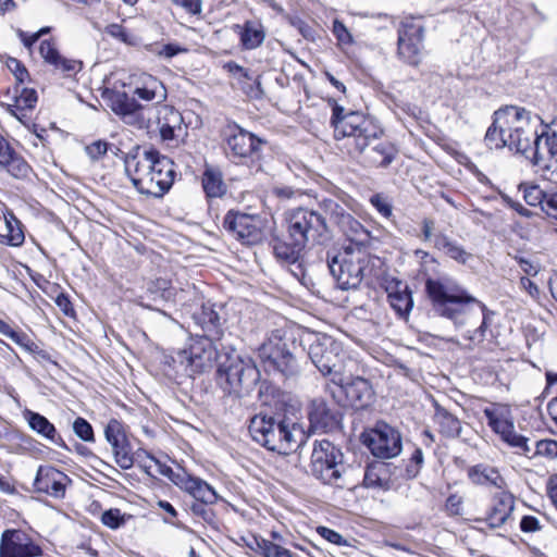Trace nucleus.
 Segmentation results:
<instances>
[{
	"label": "nucleus",
	"mask_w": 557,
	"mask_h": 557,
	"mask_svg": "<svg viewBox=\"0 0 557 557\" xmlns=\"http://www.w3.org/2000/svg\"><path fill=\"white\" fill-rule=\"evenodd\" d=\"M39 54L45 60V62L50 64L51 66L55 63L58 58L61 55V53L57 49L55 45L49 39H45L40 42Z\"/></svg>",
	"instance_id": "nucleus-48"
},
{
	"label": "nucleus",
	"mask_w": 557,
	"mask_h": 557,
	"mask_svg": "<svg viewBox=\"0 0 557 557\" xmlns=\"http://www.w3.org/2000/svg\"><path fill=\"white\" fill-rule=\"evenodd\" d=\"M393 111L399 119L400 113H404L408 116H412L418 119L421 114V110L416 104H411L409 102L400 101L399 99H393Z\"/></svg>",
	"instance_id": "nucleus-51"
},
{
	"label": "nucleus",
	"mask_w": 557,
	"mask_h": 557,
	"mask_svg": "<svg viewBox=\"0 0 557 557\" xmlns=\"http://www.w3.org/2000/svg\"><path fill=\"white\" fill-rule=\"evenodd\" d=\"M332 32L334 36L337 38V40L341 42L350 44L352 41V37L348 32L347 27L338 20H335L333 22Z\"/></svg>",
	"instance_id": "nucleus-62"
},
{
	"label": "nucleus",
	"mask_w": 557,
	"mask_h": 557,
	"mask_svg": "<svg viewBox=\"0 0 557 557\" xmlns=\"http://www.w3.org/2000/svg\"><path fill=\"white\" fill-rule=\"evenodd\" d=\"M319 207L329 215L330 221L339 227L350 242L349 245H355V248L362 249L369 245L371 239L370 231L356 220L337 199L324 197L319 200Z\"/></svg>",
	"instance_id": "nucleus-15"
},
{
	"label": "nucleus",
	"mask_w": 557,
	"mask_h": 557,
	"mask_svg": "<svg viewBox=\"0 0 557 557\" xmlns=\"http://www.w3.org/2000/svg\"><path fill=\"white\" fill-rule=\"evenodd\" d=\"M326 262L337 287L343 290L359 287L363 278L375 275L374 269L382 263L379 257L351 245L342 250L327 251Z\"/></svg>",
	"instance_id": "nucleus-4"
},
{
	"label": "nucleus",
	"mask_w": 557,
	"mask_h": 557,
	"mask_svg": "<svg viewBox=\"0 0 557 557\" xmlns=\"http://www.w3.org/2000/svg\"><path fill=\"white\" fill-rule=\"evenodd\" d=\"M370 203L383 218L389 219L393 215V207L385 196L381 194L372 195Z\"/></svg>",
	"instance_id": "nucleus-49"
},
{
	"label": "nucleus",
	"mask_w": 557,
	"mask_h": 557,
	"mask_svg": "<svg viewBox=\"0 0 557 557\" xmlns=\"http://www.w3.org/2000/svg\"><path fill=\"white\" fill-rule=\"evenodd\" d=\"M223 228L247 245H253L262 237V219L238 210H228L223 219Z\"/></svg>",
	"instance_id": "nucleus-18"
},
{
	"label": "nucleus",
	"mask_w": 557,
	"mask_h": 557,
	"mask_svg": "<svg viewBox=\"0 0 557 557\" xmlns=\"http://www.w3.org/2000/svg\"><path fill=\"white\" fill-rule=\"evenodd\" d=\"M224 307L211 301L203 302L199 309L193 313V320L201 331L200 336L215 338V341H228L225 336L224 324L226 318L223 314Z\"/></svg>",
	"instance_id": "nucleus-20"
},
{
	"label": "nucleus",
	"mask_w": 557,
	"mask_h": 557,
	"mask_svg": "<svg viewBox=\"0 0 557 557\" xmlns=\"http://www.w3.org/2000/svg\"><path fill=\"white\" fill-rule=\"evenodd\" d=\"M326 393L342 407H350L356 410L364 409L373 400L371 383L361 377H346L345 373L337 379H331L326 385Z\"/></svg>",
	"instance_id": "nucleus-14"
},
{
	"label": "nucleus",
	"mask_w": 557,
	"mask_h": 557,
	"mask_svg": "<svg viewBox=\"0 0 557 557\" xmlns=\"http://www.w3.org/2000/svg\"><path fill=\"white\" fill-rule=\"evenodd\" d=\"M381 137L375 136L363 151L357 153L356 158H360L367 166L386 169L398 156V148L392 141Z\"/></svg>",
	"instance_id": "nucleus-23"
},
{
	"label": "nucleus",
	"mask_w": 557,
	"mask_h": 557,
	"mask_svg": "<svg viewBox=\"0 0 557 557\" xmlns=\"http://www.w3.org/2000/svg\"><path fill=\"white\" fill-rule=\"evenodd\" d=\"M520 190L522 191L523 199L529 206L540 207L543 211L548 191H545L539 185L533 184H521Z\"/></svg>",
	"instance_id": "nucleus-44"
},
{
	"label": "nucleus",
	"mask_w": 557,
	"mask_h": 557,
	"mask_svg": "<svg viewBox=\"0 0 557 557\" xmlns=\"http://www.w3.org/2000/svg\"><path fill=\"white\" fill-rule=\"evenodd\" d=\"M74 434L86 443L95 442V432L92 425L83 417H77L72 424Z\"/></svg>",
	"instance_id": "nucleus-47"
},
{
	"label": "nucleus",
	"mask_w": 557,
	"mask_h": 557,
	"mask_svg": "<svg viewBox=\"0 0 557 557\" xmlns=\"http://www.w3.org/2000/svg\"><path fill=\"white\" fill-rule=\"evenodd\" d=\"M101 522L106 527L114 530L124 523V518L122 517L120 509L110 508L102 512Z\"/></svg>",
	"instance_id": "nucleus-52"
},
{
	"label": "nucleus",
	"mask_w": 557,
	"mask_h": 557,
	"mask_svg": "<svg viewBox=\"0 0 557 557\" xmlns=\"http://www.w3.org/2000/svg\"><path fill=\"white\" fill-rule=\"evenodd\" d=\"M148 298L153 301H174L176 289L171 285V282L165 278H157L151 282L147 289Z\"/></svg>",
	"instance_id": "nucleus-39"
},
{
	"label": "nucleus",
	"mask_w": 557,
	"mask_h": 557,
	"mask_svg": "<svg viewBox=\"0 0 557 557\" xmlns=\"http://www.w3.org/2000/svg\"><path fill=\"white\" fill-rule=\"evenodd\" d=\"M513 510V497L508 493L497 495L485 516V522L492 529L500 528Z\"/></svg>",
	"instance_id": "nucleus-33"
},
{
	"label": "nucleus",
	"mask_w": 557,
	"mask_h": 557,
	"mask_svg": "<svg viewBox=\"0 0 557 557\" xmlns=\"http://www.w3.org/2000/svg\"><path fill=\"white\" fill-rule=\"evenodd\" d=\"M425 290L433 310L445 318L453 319V293L442 281L428 278Z\"/></svg>",
	"instance_id": "nucleus-30"
},
{
	"label": "nucleus",
	"mask_w": 557,
	"mask_h": 557,
	"mask_svg": "<svg viewBox=\"0 0 557 557\" xmlns=\"http://www.w3.org/2000/svg\"><path fill=\"white\" fill-rule=\"evenodd\" d=\"M479 325L473 330H466L461 336L468 341V347H474L483 342L487 325L485 306L471 296L467 290L455 286V327L469 324Z\"/></svg>",
	"instance_id": "nucleus-9"
},
{
	"label": "nucleus",
	"mask_w": 557,
	"mask_h": 557,
	"mask_svg": "<svg viewBox=\"0 0 557 557\" xmlns=\"http://www.w3.org/2000/svg\"><path fill=\"white\" fill-rule=\"evenodd\" d=\"M173 483L203 504H214L218 500V494L209 483L185 471L177 474Z\"/></svg>",
	"instance_id": "nucleus-29"
},
{
	"label": "nucleus",
	"mask_w": 557,
	"mask_h": 557,
	"mask_svg": "<svg viewBox=\"0 0 557 557\" xmlns=\"http://www.w3.org/2000/svg\"><path fill=\"white\" fill-rule=\"evenodd\" d=\"M158 94H160L159 95L160 99L165 98L164 86L162 85L161 82H159L154 78L150 79V85L137 87L135 89V95H137L141 100H145V101H151V100L156 99L158 97Z\"/></svg>",
	"instance_id": "nucleus-46"
},
{
	"label": "nucleus",
	"mask_w": 557,
	"mask_h": 557,
	"mask_svg": "<svg viewBox=\"0 0 557 557\" xmlns=\"http://www.w3.org/2000/svg\"><path fill=\"white\" fill-rule=\"evenodd\" d=\"M455 161L463 165L465 169L469 173L474 175L479 182H483V180H485V176L478 170V168L470 161V159L466 154L455 151Z\"/></svg>",
	"instance_id": "nucleus-58"
},
{
	"label": "nucleus",
	"mask_w": 557,
	"mask_h": 557,
	"mask_svg": "<svg viewBox=\"0 0 557 557\" xmlns=\"http://www.w3.org/2000/svg\"><path fill=\"white\" fill-rule=\"evenodd\" d=\"M317 532L324 540H326L327 542H330L332 544H336L338 546L347 545V541L343 537V535L333 529H330L327 527H318Z\"/></svg>",
	"instance_id": "nucleus-56"
},
{
	"label": "nucleus",
	"mask_w": 557,
	"mask_h": 557,
	"mask_svg": "<svg viewBox=\"0 0 557 557\" xmlns=\"http://www.w3.org/2000/svg\"><path fill=\"white\" fill-rule=\"evenodd\" d=\"M182 115L178 111L170 110L166 116L159 119L160 136L163 140H172L175 137V128L181 129Z\"/></svg>",
	"instance_id": "nucleus-42"
},
{
	"label": "nucleus",
	"mask_w": 557,
	"mask_h": 557,
	"mask_svg": "<svg viewBox=\"0 0 557 557\" xmlns=\"http://www.w3.org/2000/svg\"><path fill=\"white\" fill-rule=\"evenodd\" d=\"M308 357L322 375L332 379L344 374L347 362H351L342 343L325 334L314 336L309 344Z\"/></svg>",
	"instance_id": "nucleus-12"
},
{
	"label": "nucleus",
	"mask_w": 557,
	"mask_h": 557,
	"mask_svg": "<svg viewBox=\"0 0 557 557\" xmlns=\"http://www.w3.org/2000/svg\"><path fill=\"white\" fill-rule=\"evenodd\" d=\"M253 84L249 86H243V91L251 99H261L264 96V91L261 86L260 76L252 77Z\"/></svg>",
	"instance_id": "nucleus-63"
},
{
	"label": "nucleus",
	"mask_w": 557,
	"mask_h": 557,
	"mask_svg": "<svg viewBox=\"0 0 557 557\" xmlns=\"http://www.w3.org/2000/svg\"><path fill=\"white\" fill-rule=\"evenodd\" d=\"M110 148V144L104 140H96L86 146L85 150L87 156L92 160L101 159Z\"/></svg>",
	"instance_id": "nucleus-54"
},
{
	"label": "nucleus",
	"mask_w": 557,
	"mask_h": 557,
	"mask_svg": "<svg viewBox=\"0 0 557 557\" xmlns=\"http://www.w3.org/2000/svg\"><path fill=\"white\" fill-rule=\"evenodd\" d=\"M187 49L177 44H166L161 49L154 50L153 52L161 58L172 59L173 57L186 52Z\"/></svg>",
	"instance_id": "nucleus-59"
},
{
	"label": "nucleus",
	"mask_w": 557,
	"mask_h": 557,
	"mask_svg": "<svg viewBox=\"0 0 557 557\" xmlns=\"http://www.w3.org/2000/svg\"><path fill=\"white\" fill-rule=\"evenodd\" d=\"M8 69L14 74L16 81L23 84L29 78V74L25 65L15 58H9L7 61Z\"/></svg>",
	"instance_id": "nucleus-53"
},
{
	"label": "nucleus",
	"mask_w": 557,
	"mask_h": 557,
	"mask_svg": "<svg viewBox=\"0 0 557 557\" xmlns=\"http://www.w3.org/2000/svg\"><path fill=\"white\" fill-rule=\"evenodd\" d=\"M236 27L239 28L238 34L242 47L246 50L256 49L264 41L265 33L260 24L247 21L243 26L237 25Z\"/></svg>",
	"instance_id": "nucleus-36"
},
{
	"label": "nucleus",
	"mask_w": 557,
	"mask_h": 557,
	"mask_svg": "<svg viewBox=\"0 0 557 557\" xmlns=\"http://www.w3.org/2000/svg\"><path fill=\"white\" fill-rule=\"evenodd\" d=\"M298 346L294 341L272 336L259 348V357L268 372L278 373L284 377L296 376L299 371V362L296 356Z\"/></svg>",
	"instance_id": "nucleus-11"
},
{
	"label": "nucleus",
	"mask_w": 557,
	"mask_h": 557,
	"mask_svg": "<svg viewBox=\"0 0 557 557\" xmlns=\"http://www.w3.org/2000/svg\"><path fill=\"white\" fill-rule=\"evenodd\" d=\"M70 482V478L57 468L40 466L34 480V488L36 492L45 493L51 497L63 498Z\"/></svg>",
	"instance_id": "nucleus-25"
},
{
	"label": "nucleus",
	"mask_w": 557,
	"mask_h": 557,
	"mask_svg": "<svg viewBox=\"0 0 557 557\" xmlns=\"http://www.w3.org/2000/svg\"><path fill=\"white\" fill-rule=\"evenodd\" d=\"M248 546L263 557H297L290 550L261 536H253Z\"/></svg>",
	"instance_id": "nucleus-37"
},
{
	"label": "nucleus",
	"mask_w": 557,
	"mask_h": 557,
	"mask_svg": "<svg viewBox=\"0 0 557 557\" xmlns=\"http://www.w3.org/2000/svg\"><path fill=\"white\" fill-rule=\"evenodd\" d=\"M331 106L330 124L334 128V138L336 140L346 139L345 146L352 158L363 151L371 140L375 139V136L383 135L381 126L363 113L346 111L335 100L331 101Z\"/></svg>",
	"instance_id": "nucleus-3"
},
{
	"label": "nucleus",
	"mask_w": 557,
	"mask_h": 557,
	"mask_svg": "<svg viewBox=\"0 0 557 557\" xmlns=\"http://www.w3.org/2000/svg\"><path fill=\"white\" fill-rule=\"evenodd\" d=\"M384 287H385V292L387 294L388 300L393 296H396V295H398V294H400L403 292H406V289L409 288L407 283H405V282H403L400 280H397L395 277L385 280Z\"/></svg>",
	"instance_id": "nucleus-57"
},
{
	"label": "nucleus",
	"mask_w": 557,
	"mask_h": 557,
	"mask_svg": "<svg viewBox=\"0 0 557 557\" xmlns=\"http://www.w3.org/2000/svg\"><path fill=\"white\" fill-rule=\"evenodd\" d=\"M259 380L260 372L255 361L238 354L231 343L216 368V381L223 392L240 398L250 394Z\"/></svg>",
	"instance_id": "nucleus-5"
},
{
	"label": "nucleus",
	"mask_w": 557,
	"mask_h": 557,
	"mask_svg": "<svg viewBox=\"0 0 557 557\" xmlns=\"http://www.w3.org/2000/svg\"><path fill=\"white\" fill-rule=\"evenodd\" d=\"M41 547L20 530H5L0 541V557H38Z\"/></svg>",
	"instance_id": "nucleus-22"
},
{
	"label": "nucleus",
	"mask_w": 557,
	"mask_h": 557,
	"mask_svg": "<svg viewBox=\"0 0 557 557\" xmlns=\"http://www.w3.org/2000/svg\"><path fill=\"white\" fill-rule=\"evenodd\" d=\"M0 170L5 171L16 180H26L32 173V166L11 144L0 134Z\"/></svg>",
	"instance_id": "nucleus-26"
},
{
	"label": "nucleus",
	"mask_w": 557,
	"mask_h": 557,
	"mask_svg": "<svg viewBox=\"0 0 557 557\" xmlns=\"http://www.w3.org/2000/svg\"><path fill=\"white\" fill-rule=\"evenodd\" d=\"M267 145L265 139L244 129L236 123L228 124L223 131L224 153L236 164L259 161Z\"/></svg>",
	"instance_id": "nucleus-10"
},
{
	"label": "nucleus",
	"mask_w": 557,
	"mask_h": 557,
	"mask_svg": "<svg viewBox=\"0 0 557 557\" xmlns=\"http://www.w3.org/2000/svg\"><path fill=\"white\" fill-rule=\"evenodd\" d=\"M326 218L329 215L320 209L319 201L317 209L298 206L285 211V228L308 247L323 246L332 238Z\"/></svg>",
	"instance_id": "nucleus-7"
},
{
	"label": "nucleus",
	"mask_w": 557,
	"mask_h": 557,
	"mask_svg": "<svg viewBox=\"0 0 557 557\" xmlns=\"http://www.w3.org/2000/svg\"><path fill=\"white\" fill-rule=\"evenodd\" d=\"M22 417L26 421L28 428L38 436L45 438L51 444L62 449H69L66 443L61 437L57 428L44 414L25 408L22 411Z\"/></svg>",
	"instance_id": "nucleus-28"
},
{
	"label": "nucleus",
	"mask_w": 557,
	"mask_h": 557,
	"mask_svg": "<svg viewBox=\"0 0 557 557\" xmlns=\"http://www.w3.org/2000/svg\"><path fill=\"white\" fill-rule=\"evenodd\" d=\"M104 437L112 448L115 463L123 470L131 469L135 457L123 424L116 419H111L104 428Z\"/></svg>",
	"instance_id": "nucleus-21"
},
{
	"label": "nucleus",
	"mask_w": 557,
	"mask_h": 557,
	"mask_svg": "<svg viewBox=\"0 0 557 557\" xmlns=\"http://www.w3.org/2000/svg\"><path fill=\"white\" fill-rule=\"evenodd\" d=\"M529 451L524 449H518L520 454L532 459L535 457H545L548 459L557 458V441L552 438H545L535 443V449H532L528 445Z\"/></svg>",
	"instance_id": "nucleus-40"
},
{
	"label": "nucleus",
	"mask_w": 557,
	"mask_h": 557,
	"mask_svg": "<svg viewBox=\"0 0 557 557\" xmlns=\"http://www.w3.org/2000/svg\"><path fill=\"white\" fill-rule=\"evenodd\" d=\"M297 418L281 410L261 411L250 418L248 431L257 444L268 450L287 455L295 451L306 438Z\"/></svg>",
	"instance_id": "nucleus-2"
},
{
	"label": "nucleus",
	"mask_w": 557,
	"mask_h": 557,
	"mask_svg": "<svg viewBox=\"0 0 557 557\" xmlns=\"http://www.w3.org/2000/svg\"><path fill=\"white\" fill-rule=\"evenodd\" d=\"M362 438L372 455L381 459L394 458L403 448L400 433L385 422H377L373 429L362 434Z\"/></svg>",
	"instance_id": "nucleus-17"
},
{
	"label": "nucleus",
	"mask_w": 557,
	"mask_h": 557,
	"mask_svg": "<svg viewBox=\"0 0 557 557\" xmlns=\"http://www.w3.org/2000/svg\"><path fill=\"white\" fill-rule=\"evenodd\" d=\"M12 98L14 103L9 107L14 108L17 111L34 109L38 100L37 92L34 88L23 87L20 90L18 86L15 87V92Z\"/></svg>",
	"instance_id": "nucleus-41"
},
{
	"label": "nucleus",
	"mask_w": 557,
	"mask_h": 557,
	"mask_svg": "<svg viewBox=\"0 0 557 557\" xmlns=\"http://www.w3.org/2000/svg\"><path fill=\"white\" fill-rule=\"evenodd\" d=\"M104 99L109 101L111 110L127 123L137 119L143 108L135 98L124 91L108 90L104 92Z\"/></svg>",
	"instance_id": "nucleus-31"
},
{
	"label": "nucleus",
	"mask_w": 557,
	"mask_h": 557,
	"mask_svg": "<svg viewBox=\"0 0 557 557\" xmlns=\"http://www.w3.org/2000/svg\"><path fill=\"white\" fill-rule=\"evenodd\" d=\"M270 247L272 248L275 259L284 263H296L300 260L301 253L308 246L293 233H287L283 236L272 235L270 239Z\"/></svg>",
	"instance_id": "nucleus-27"
},
{
	"label": "nucleus",
	"mask_w": 557,
	"mask_h": 557,
	"mask_svg": "<svg viewBox=\"0 0 557 557\" xmlns=\"http://www.w3.org/2000/svg\"><path fill=\"white\" fill-rule=\"evenodd\" d=\"M230 341H215L208 336H191L186 347L178 349L172 356L176 371L184 372L187 376L202 373L216 363L219 367L220 357L228 349Z\"/></svg>",
	"instance_id": "nucleus-6"
},
{
	"label": "nucleus",
	"mask_w": 557,
	"mask_h": 557,
	"mask_svg": "<svg viewBox=\"0 0 557 557\" xmlns=\"http://www.w3.org/2000/svg\"><path fill=\"white\" fill-rule=\"evenodd\" d=\"M546 197L547 198L544 202L543 212L547 216L557 220V190L548 191Z\"/></svg>",
	"instance_id": "nucleus-61"
},
{
	"label": "nucleus",
	"mask_w": 557,
	"mask_h": 557,
	"mask_svg": "<svg viewBox=\"0 0 557 557\" xmlns=\"http://www.w3.org/2000/svg\"><path fill=\"white\" fill-rule=\"evenodd\" d=\"M106 33L122 42L129 44V35L127 30L120 24L113 23L106 27Z\"/></svg>",
	"instance_id": "nucleus-60"
},
{
	"label": "nucleus",
	"mask_w": 557,
	"mask_h": 557,
	"mask_svg": "<svg viewBox=\"0 0 557 557\" xmlns=\"http://www.w3.org/2000/svg\"><path fill=\"white\" fill-rule=\"evenodd\" d=\"M310 473L323 484L344 487L346 467L341 448L327 440L315 441L311 453Z\"/></svg>",
	"instance_id": "nucleus-8"
},
{
	"label": "nucleus",
	"mask_w": 557,
	"mask_h": 557,
	"mask_svg": "<svg viewBox=\"0 0 557 557\" xmlns=\"http://www.w3.org/2000/svg\"><path fill=\"white\" fill-rule=\"evenodd\" d=\"M147 156L150 160L149 171L145 180H136L135 188L143 195L162 197L174 183V163L154 148L147 149Z\"/></svg>",
	"instance_id": "nucleus-13"
},
{
	"label": "nucleus",
	"mask_w": 557,
	"mask_h": 557,
	"mask_svg": "<svg viewBox=\"0 0 557 557\" xmlns=\"http://www.w3.org/2000/svg\"><path fill=\"white\" fill-rule=\"evenodd\" d=\"M12 341L20 347L25 349L27 352H30L32 350L37 348V344L24 332L17 331L13 336Z\"/></svg>",
	"instance_id": "nucleus-64"
},
{
	"label": "nucleus",
	"mask_w": 557,
	"mask_h": 557,
	"mask_svg": "<svg viewBox=\"0 0 557 557\" xmlns=\"http://www.w3.org/2000/svg\"><path fill=\"white\" fill-rule=\"evenodd\" d=\"M272 194L280 200H297L302 197V193L299 189H295L290 186H277L272 189Z\"/></svg>",
	"instance_id": "nucleus-55"
},
{
	"label": "nucleus",
	"mask_w": 557,
	"mask_h": 557,
	"mask_svg": "<svg viewBox=\"0 0 557 557\" xmlns=\"http://www.w3.org/2000/svg\"><path fill=\"white\" fill-rule=\"evenodd\" d=\"M52 66L55 70H60L61 72L70 75L72 73L79 72L83 69V63L78 60L67 59L60 55Z\"/></svg>",
	"instance_id": "nucleus-50"
},
{
	"label": "nucleus",
	"mask_w": 557,
	"mask_h": 557,
	"mask_svg": "<svg viewBox=\"0 0 557 557\" xmlns=\"http://www.w3.org/2000/svg\"><path fill=\"white\" fill-rule=\"evenodd\" d=\"M423 33V26L412 20L401 23L398 29V55L404 62L410 65L420 63Z\"/></svg>",
	"instance_id": "nucleus-19"
},
{
	"label": "nucleus",
	"mask_w": 557,
	"mask_h": 557,
	"mask_svg": "<svg viewBox=\"0 0 557 557\" xmlns=\"http://www.w3.org/2000/svg\"><path fill=\"white\" fill-rule=\"evenodd\" d=\"M545 162L549 157L557 156V117L554 119L542 132ZM547 166V164L545 163Z\"/></svg>",
	"instance_id": "nucleus-43"
},
{
	"label": "nucleus",
	"mask_w": 557,
	"mask_h": 557,
	"mask_svg": "<svg viewBox=\"0 0 557 557\" xmlns=\"http://www.w3.org/2000/svg\"><path fill=\"white\" fill-rule=\"evenodd\" d=\"M388 484L386 468L383 463L373 462L367 466L363 485L368 488H385Z\"/></svg>",
	"instance_id": "nucleus-38"
},
{
	"label": "nucleus",
	"mask_w": 557,
	"mask_h": 557,
	"mask_svg": "<svg viewBox=\"0 0 557 557\" xmlns=\"http://www.w3.org/2000/svg\"><path fill=\"white\" fill-rule=\"evenodd\" d=\"M201 185L207 198H222L227 193V185L224 182L220 168L206 164L201 175Z\"/></svg>",
	"instance_id": "nucleus-34"
},
{
	"label": "nucleus",
	"mask_w": 557,
	"mask_h": 557,
	"mask_svg": "<svg viewBox=\"0 0 557 557\" xmlns=\"http://www.w3.org/2000/svg\"><path fill=\"white\" fill-rule=\"evenodd\" d=\"M487 425L500 440L515 449H528L529 438L516 432L511 409L505 404H493L483 410Z\"/></svg>",
	"instance_id": "nucleus-16"
},
{
	"label": "nucleus",
	"mask_w": 557,
	"mask_h": 557,
	"mask_svg": "<svg viewBox=\"0 0 557 557\" xmlns=\"http://www.w3.org/2000/svg\"><path fill=\"white\" fill-rule=\"evenodd\" d=\"M540 125L541 119L524 108L505 106L494 112L484 139L491 149L507 147L533 165L546 168L543 136L537 132Z\"/></svg>",
	"instance_id": "nucleus-1"
},
{
	"label": "nucleus",
	"mask_w": 557,
	"mask_h": 557,
	"mask_svg": "<svg viewBox=\"0 0 557 557\" xmlns=\"http://www.w3.org/2000/svg\"><path fill=\"white\" fill-rule=\"evenodd\" d=\"M468 478L478 485L503 488L505 482L499 472L490 466L476 465L468 469Z\"/></svg>",
	"instance_id": "nucleus-35"
},
{
	"label": "nucleus",
	"mask_w": 557,
	"mask_h": 557,
	"mask_svg": "<svg viewBox=\"0 0 557 557\" xmlns=\"http://www.w3.org/2000/svg\"><path fill=\"white\" fill-rule=\"evenodd\" d=\"M391 307L394 309L397 315L400 318H405L409 315L410 311L413 307V299L411 290L408 288L406 292H403L396 296H393L388 300Z\"/></svg>",
	"instance_id": "nucleus-45"
},
{
	"label": "nucleus",
	"mask_w": 557,
	"mask_h": 557,
	"mask_svg": "<svg viewBox=\"0 0 557 557\" xmlns=\"http://www.w3.org/2000/svg\"><path fill=\"white\" fill-rule=\"evenodd\" d=\"M308 419L314 432L327 433L339 426L342 414L337 408L331 407L324 399L315 398L310 403Z\"/></svg>",
	"instance_id": "nucleus-24"
},
{
	"label": "nucleus",
	"mask_w": 557,
	"mask_h": 557,
	"mask_svg": "<svg viewBox=\"0 0 557 557\" xmlns=\"http://www.w3.org/2000/svg\"><path fill=\"white\" fill-rule=\"evenodd\" d=\"M122 161L124 163L125 173L134 187L136 180H145L150 165L147 149L140 152V147L135 146L127 152V156H122Z\"/></svg>",
	"instance_id": "nucleus-32"
}]
</instances>
